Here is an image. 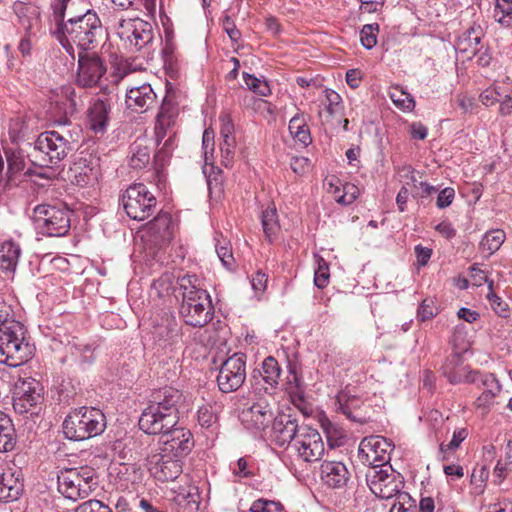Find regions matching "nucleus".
<instances>
[{"mask_svg":"<svg viewBox=\"0 0 512 512\" xmlns=\"http://www.w3.org/2000/svg\"><path fill=\"white\" fill-rule=\"evenodd\" d=\"M87 159L81 157L79 163L76 165L74 172L75 183L78 186L85 187L93 185L98 180V160L90 161L89 165H86Z\"/></svg>","mask_w":512,"mask_h":512,"instance_id":"29","label":"nucleus"},{"mask_svg":"<svg viewBox=\"0 0 512 512\" xmlns=\"http://www.w3.org/2000/svg\"><path fill=\"white\" fill-rule=\"evenodd\" d=\"M178 116V105L175 100V96L170 92H167L163 97L159 111L157 113L158 118L165 119L175 123V119Z\"/></svg>","mask_w":512,"mask_h":512,"instance_id":"38","label":"nucleus"},{"mask_svg":"<svg viewBox=\"0 0 512 512\" xmlns=\"http://www.w3.org/2000/svg\"><path fill=\"white\" fill-rule=\"evenodd\" d=\"M359 194L360 191L356 185L348 182L343 183L342 194L336 195V202L341 205H350L358 198Z\"/></svg>","mask_w":512,"mask_h":512,"instance_id":"53","label":"nucleus"},{"mask_svg":"<svg viewBox=\"0 0 512 512\" xmlns=\"http://www.w3.org/2000/svg\"><path fill=\"white\" fill-rule=\"evenodd\" d=\"M20 247L12 241H6L0 246V269L14 271L20 257Z\"/></svg>","mask_w":512,"mask_h":512,"instance_id":"31","label":"nucleus"},{"mask_svg":"<svg viewBox=\"0 0 512 512\" xmlns=\"http://www.w3.org/2000/svg\"><path fill=\"white\" fill-rule=\"evenodd\" d=\"M110 111L111 106L108 100L96 99L90 104L87 112V124L95 134L105 132Z\"/></svg>","mask_w":512,"mask_h":512,"instance_id":"26","label":"nucleus"},{"mask_svg":"<svg viewBox=\"0 0 512 512\" xmlns=\"http://www.w3.org/2000/svg\"><path fill=\"white\" fill-rule=\"evenodd\" d=\"M246 379V356L235 353L222 364L217 375V384L224 393L238 390Z\"/></svg>","mask_w":512,"mask_h":512,"instance_id":"11","label":"nucleus"},{"mask_svg":"<svg viewBox=\"0 0 512 512\" xmlns=\"http://www.w3.org/2000/svg\"><path fill=\"white\" fill-rule=\"evenodd\" d=\"M379 25L377 23L366 24L360 31V41L363 47L370 50L377 44Z\"/></svg>","mask_w":512,"mask_h":512,"instance_id":"46","label":"nucleus"},{"mask_svg":"<svg viewBox=\"0 0 512 512\" xmlns=\"http://www.w3.org/2000/svg\"><path fill=\"white\" fill-rule=\"evenodd\" d=\"M487 293V299L490 303L491 308L498 314L500 317H506L508 313V304L504 302L498 295L494 293L493 290V281L489 282V288Z\"/></svg>","mask_w":512,"mask_h":512,"instance_id":"52","label":"nucleus"},{"mask_svg":"<svg viewBox=\"0 0 512 512\" xmlns=\"http://www.w3.org/2000/svg\"><path fill=\"white\" fill-rule=\"evenodd\" d=\"M73 211L63 202L42 203L34 207L32 220L38 233L48 237L67 235Z\"/></svg>","mask_w":512,"mask_h":512,"instance_id":"6","label":"nucleus"},{"mask_svg":"<svg viewBox=\"0 0 512 512\" xmlns=\"http://www.w3.org/2000/svg\"><path fill=\"white\" fill-rule=\"evenodd\" d=\"M335 406L337 411L353 422L364 424L369 418L364 401L359 396L351 394L348 389L341 390L336 395Z\"/></svg>","mask_w":512,"mask_h":512,"instance_id":"21","label":"nucleus"},{"mask_svg":"<svg viewBox=\"0 0 512 512\" xmlns=\"http://www.w3.org/2000/svg\"><path fill=\"white\" fill-rule=\"evenodd\" d=\"M273 405L264 398L258 399L251 405L243 408L240 413L242 424L250 430H265L274 420Z\"/></svg>","mask_w":512,"mask_h":512,"instance_id":"16","label":"nucleus"},{"mask_svg":"<svg viewBox=\"0 0 512 512\" xmlns=\"http://www.w3.org/2000/svg\"><path fill=\"white\" fill-rule=\"evenodd\" d=\"M494 17L501 25L510 27L512 25V0H496Z\"/></svg>","mask_w":512,"mask_h":512,"instance_id":"40","label":"nucleus"},{"mask_svg":"<svg viewBox=\"0 0 512 512\" xmlns=\"http://www.w3.org/2000/svg\"><path fill=\"white\" fill-rule=\"evenodd\" d=\"M262 381L265 385V390L275 389L281 375V368L278 361L272 357H266L262 362Z\"/></svg>","mask_w":512,"mask_h":512,"instance_id":"33","label":"nucleus"},{"mask_svg":"<svg viewBox=\"0 0 512 512\" xmlns=\"http://www.w3.org/2000/svg\"><path fill=\"white\" fill-rule=\"evenodd\" d=\"M65 437L83 441L100 435L106 428L104 413L94 407H81L70 412L62 424Z\"/></svg>","mask_w":512,"mask_h":512,"instance_id":"4","label":"nucleus"},{"mask_svg":"<svg viewBox=\"0 0 512 512\" xmlns=\"http://www.w3.org/2000/svg\"><path fill=\"white\" fill-rule=\"evenodd\" d=\"M219 146H220V152H221L222 165L225 166L226 168L231 167L234 162L236 139L235 138L222 139Z\"/></svg>","mask_w":512,"mask_h":512,"instance_id":"45","label":"nucleus"},{"mask_svg":"<svg viewBox=\"0 0 512 512\" xmlns=\"http://www.w3.org/2000/svg\"><path fill=\"white\" fill-rule=\"evenodd\" d=\"M324 430L330 447L333 448L342 444L344 433L341 429L329 422L327 425H324Z\"/></svg>","mask_w":512,"mask_h":512,"instance_id":"57","label":"nucleus"},{"mask_svg":"<svg viewBox=\"0 0 512 512\" xmlns=\"http://www.w3.org/2000/svg\"><path fill=\"white\" fill-rule=\"evenodd\" d=\"M250 512H285L284 506L274 500L260 498L255 500L249 509Z\"/></svg>","mask_w":512,"mask_h":512,"instance_id":"49","label":"nucleus"},{"mask_svg":"<svg viewBox=\"0 0 512 512\" xmlns=\"http://www.w3.org/2000/svg\"><path fill=\"white\" fill-rule=\"evenodd\" d=\"M392 102L403 111H411L415 107L413 97L400 87H394L389 93Z\"/></svg>","mask_w":512,"mask_h":512,"instance_id":"42","label":"nucleus"},{"mask_svg":"<svg viewBox=\"0 0 512 512\" xmlns=\"http://www.w3.org/2000/svg\"><path fill=\"white\" fill-rule=\"evenodd\" d=\"M303 426L299 425L297 419L291 415L279 414L275 416L272 422L271 437L279 447L288 446L292 448L293 442H295Z\"/></svg>","mask_w":512,"mask_h":512,"instance_id":"20","label":"nucleus"},{"mask_svg":"<svg viewBox=\"0 0 512 512\" xmlns=\"http://www.w3.org/2000/svg\"><path fill=\"white\" fill-rule=\"evenodd\" d=\"M182 290V302L179 313L184 322L192 327H204L214 315V307L209 293L199 287V279L186 274L178 279Z\"/></svg>","mask_w":512,"mask_h":512,"instance_id":"3","label":"nucleus"},{"mask_svg":"<svg viewBox=\"0 0 512 512\" xmlns=\"http://www.w3.org/2000/svg\"><path fill=\"white\" fill-rule=\"evenodd\" d=\"M168 408L156 404H147L139 418V427L146 434H158L178 424L179 411L168 415Z\"/></svg>","mask_w":512,"mask_h":512,"instance_id":"12","label":"nucleus"},{"mask_svg":"<svg viewBox=\"0 0 512 512\" xmlns=\"http://www.w3.org/2000/svg\"><path fill=\"white\" fill-rule=\"evenodd\" d=\"M317 269L314 274V284L320 288H325L329 283V266L328 263L322 258L319 257L317 259Z\"/></svg>","mask_w":512,"mask_h":512,"instance_id":"51","label":"nucleus"},{"mask_svg":"<svg viewBox=\"0 0 512 512\" xmlns=\"http://www.w3.org/2000/svg\"><path fill=\"white\" fill-rule=\"evenodd\" d=\"M95 474L89 466L62 470L57 476L58 491L69 500L86 498L96 488Z\"/></svg>","mask_w":512,"mask_h":512,"instance_id":"9","label":"nucleus"},{"mask_svg":"<svg viewBox=\"0 0 512 512\" xmlns=\"http://www.w3.org/2000/svg\"><path fill=\"white\" fill-rule=\"evenodd\" d=\"M83 89L79 88V90H76L71 85L62 88V94L69 101L72 111H76L84 106L87 93Z\"/></svg>","mask_w":512,"mask_h":512,"instance_id":"41","label":"nucleus"},{"mask_svg":"<svg viewBox=\"0 0 512 512\" xmlns=\"http://www.w3.org/2000/svg\"><path fill=\"white\" fill-rule=\"evenodd\" d=\"M261 222L265 237L271 242L279 230L275 207H268L262 212Z\"/></svg>","mask_w":512,"mask_h":512,"instance_id":"36","label":"nucleus"},{"mask_svg":"<svg viewBox=\"0 0 512 512\" xmlns=\"http://www.w3.org/2000/svg\"><path fill=\"white\" fill-rule=\"evenodd\" d=\"M35 385H39L35 380L23 381L16 387L13 397V408L18 414L37 415L40 411L39 405L42 402V396Z\"/></svg>","mask_w":512,"mask_h":512,"instance_id":"17","label":"nucleus"},{"mask_svg":"<svg viewBox=\"0 0 512 512\" xmlns=\"http://www.w3.org/2000/svg\"><path fill=\"white\" fill-rule=\"evenodd\" d=\"M455 198V190L451 187L442 189L436 200V205L439 209H444L450 206Z\"/></svg>","mask_w":512,"mask_h":512,"instance_id":"61","label":"nucleus"},{"mask_svg":"<svg viewBox=\"0 0 512 512\" xmlns=\"http://www.w3.org/2000/svg\"><path fill=\"white\" fill-rule=\"evenodd\" d=\"M197 419L199 425L206 429L211 428L218 421L217 414L213 407L209 405H203L198 409Z\"/></svg>","mask_w":512,"mask_h":512,"instance_id":"50","label":"nucleus"},{"mask_svg":"<svg viewBox=\"0 0 512 512\" xmlns=\"http://www.w3.org/2000/svg\"><path fill=\"white\" fill-rule=\"evenodd\" d=\"M183 401L184 397L181 391L174 387L165 386L154 390L149 397L148 403L168 408V415H171L174 411H179Z\"/></svg>","mask_w":512,"mask_h":512,"instance_id":"27","label":"nucleus"},{"mask_svg":"<svg viewBox=\"0 0 512 512\" xmlns=\"http://www.w3.org/2000/svg\"><path fill=\"white\" fill-rule=\"evenodd\" d=\"M173 125L174 122L156 117L154 131L155 139L158 145H160L166 137L168 138L171 133L174 134V137L176 136V133L172 130Z\"/></svg>","mask_w":512,"mask_h":512,"instance_id":"54","label":"nucleus"},{"mask_svg":"<svg viewBox=\"0 0 512 512\" xmlns=\"http://www.w3.org/2000/svg\"><path fill=\"white\" fill-rule=\"evenodd\" d=\"M481 37H482V31H481L480 26H478L477 28L472 27L471 29H469L467 32H465L463 34V41H467L469 48L473 52H476L477 46L479 45V43L481 41Z\"/></svg>","mask_w":512,"mask_h":512,"instance_id":"59","label":"nucleus"},{"mask_svg":"<svg viewBox=\"0 0 512 512\" xmlns=\"http://www.w3.org/2000/svg\"><path fill=\"white\" fill-rule=\"evenodd\" d=\"M175 146L174 134L171 133L154 155V165L157 174H160L161 170L169 163Z\"/></svg>","mask_w":512,"mask_h":512,"instance_id":"35","label":"nucleus"},{"mask_svg":"<svg viewBox=\"0 0 512 512\" xmlns=\"http://www.w3.org/2000/svg\"><path fill=\"white\" fill-rule=\"evenodd\" d=\"M149 471L160 482L174 481L182 473V459L160 452L149 458Z\"/></svg>","mask_w":512,"mask_h":512,"instance_id":"19","label":"nucleus"},{"mask_svg":"<svg viewBox=\"0 0 512 512\" xmlns=\"http://www.w3.org/2000/svg\"><path fill=\"white\" fill-rule=\"evenodd\" d=\"M325 96H326V112L333 116L335 114H339L342 110V99L340 95L333 91V90H325Z\"/></svg>","mask_w":512,"mask_h":512,"instance_id":"55","label":"nucleus"},{"mask_svg":"<svg viewBox=\"0 0 512 512\" xmlns=\"http://www.w3.org/2000/svg\"><path fill=\"white\" fill-rule=\"evenodd\" d=\"M170 216L168 214H162L156 216L151 222H149V230L155 234H158L160 238L165 239L169 236Z\"/></svg>","mask_w":512,"mask_h":512,"instance_id":"47","label":"nucleus"},{"mask_svg":"<svg viewBox=\"0 0 512 512\" xmlns=\"http://www.w3.org/2000/svg\"><path fill=\"white\" fill-rule=\"evenodd\" d=\"M436 314L433 301L424 299L418 308L417 317L420 321H427L432 319Z\"/></svg>","mask_w":512,"mask_h":512,"instance_id":"60","label":"nucleus"},{"mask_svg":"<svg viewBox=\"0 0 512 512\" xmlns=\"http://www.w3.org/2000/svg\"><path fill=\"white\" fill-rule=\"evenodd\" d=\"M291 449L305 462L319 461L325 451L320 433L307 425L300 429V434L296 437Z\"/></svg>","mask_w":512,"mask_h":512,"instance_id":"15","label":"nucleus"},{"mask_svg":"<svg viewBox=\"0 0 512 512\" xmlns=\"http://www.w3.org/2000/svg\"><path fill=\"white\" fill-rule=\"evenodd\" d=\"M33 347L25 340V328L18 321L0 325V363L18 367L27 362Z\"/></svg>","mask_w":512,"mask_h":512,"instance_id":"5","label":"nucleus"},{"mask_svg":"<svg viewBox=\"0 0 512 512\" xmlns=\"http://www.w3.org/2000/svg\"><path fill=\"white\" fill-rule=\"evenodd\" d=\"M154 341L165 350L173 351L182 342V326L172 315H166L153 330Z\"/></svg>","mask_w":512,"mask_h":512,"instance_id":"18","label":"nucleus"},{"mask_svg":"<svg viewBox=\"0 0 512 512\" xmlns=\"http://www.w3.org/2000/svg\"><path fill=\"white\" fill-rule=\"evenodd\" d=\"M418 188L411 186V195L414 198H426L437 191L435 186L430 185L427 182H419L417 180Z\"/></svg>","mask_w":512,"mask_h":512,"instance_id":"63","label":"nucleus"},{"mask_svg":"<svg viewBox=\"0 0 512 512\" xmlns=\"http://www.w3.org/2000/svg\"><path fill=\"white\" fill-rule=\"evenodd\" d=\"M72 354L79 355L83 364H90L94 360V348L90 344H84L79 341L69 343Z\"/></svg>","mask_w":512,"mask_h":512,"instance_id":"44","label":"nucleus"},{"mask_svg":"<svg viewBox=\"0 0 512 512\" xmlns=\"http://www.w3.org/2000/svg\"><path fill=\"white\" fill-rule=\"evenodd\" d=\"M127 215L137 221H143L154 214L157 200L143 183L129 186L122 198Z\"/></svg>","mask_w":512,"mask_h":512,"instance_id":"10","label":"nucleus"},{"mask_svg":"<svg viewBox=\"0 0 512 512\" xmlns=\"http://www.w3.org/2000/svg\"><path fill=\"white\" fill-rule=\"evenodd\" d=\"M23 489V476L19 469L0 467V502L17 500Z\"/></svg>","mask_w":512,"mask_h":512,"instance_id":"23","label":"nucleus"},{"mask_svg":"<svg viewBox=\"0 0 512 512\" xmlns=\"http://www.w3.org/2000/svg\"><path fill=\"white\" fill-rule=\"evenodd\" d=\"M382 444L389 447L390 444L381 437L364 438L358 448L357 458L363 465L368 466L366 472V482L371 492L381 499H408L410 495L402 492L403 481L396 476L391 465L387 463L389 457L386 456L387 449Z\"/></svg>","mask_w":512,"mask_h":512,"instance_id":"2","label":"nucleus"},{"mask_svg":"<svg viewBox=\"0 0 512 512\" xmlns=\"http://www.w3.org/2000/svg\"><path fill=\"white\" fill-rule=\"evenodd\" d=\"M289 132L294 139L304 146H308L312 142L309 127L303 114H296L289 122Z\"/></svg>","mask_w":512,"mask_h":512,"instance_id":"34","label":"nucleus"},{"mask_svg":"<svg viewBox=\"0 0 512 512\" xmlns=\"http://www.w3.org/2000/svg\"><path fill=\"white\" fill-rule=\"evenodd\" d=\"M216 241L215 248L218 258L221 260L224 267L231 269L234 264V258L229 242L225 239L220 240L217 238Z\"/></svg>","mask_w":512,"mask_h":512,"instance_id":"48","label":"nucleus"},{"mask_svg":"<svg viewBox=\"0 0 512 512\" xmlns=\"http://www.w3.org/2000/svg\"><path fill=\"white\" fill-rule=\"evenodd\" d=\"M116 34L123 47L130 52L149 53L153 49L155 39L153 25L141 18L120 20L116 27Z\"/></svg>","mask_w":512,"mask_h":512,"instance_id":"8","label":"nucleus"},{"mask_svg":"<svg viewBox=\"0 0 512 512\" xmlns=\"http://www.w3.org/2000/svg\"><path fill=\"white\" fill-rule=\"evenodd\" d=\"M469 431L466 427L456 428L453 432L452 439L449 443H441L439 446L440 452L445 455L448 451H455L461 445V443L468 437ZM445 460L446 457L443 456Z\"/></svg>","mask_w":512,"mask_h":512,"instance_id":"43","label":"nucleus"},{"mask_svg":"<svg viewBox=\"0 0 512 512\" xmlns=\"http://www.w3.org/2000/svg\"><path fill=\"white\" fill-rule=\"evenodd\" d=\"M7 154L8 173L20 175L24 169V159L19 153L11 152Z\"/></svg>","mask_w":512,"mask_h":512,"instance_id":"58","label":"nucleus"},{"mask_svg":"<svg viewBox=\"0 0 512 512\" xmlns=\"http://www.w3.org/2000/svg\"><path fill=\"white\" fill-rule=\"evenodd\" d=\"M321 479L332 488H341L349 480L347 467L339 461H324L321 464Z\"/></svg>","mask_w":512,"mask_h":512,"instance_id":"28","label":"nucleus"},{"mask_svg":"<svg viewBox=\"0 0 512 512\" xmlns=\"http://www.w3.org/2000/svg\"><path fill=\"white\" fill-rule=\"evenodd\" d=\"M151 151L145 140H136L130 146L129 165L133 169L145 168L151 160Z\"/></svg>","mask_w":512,"mask_h":512,"instance_id":"30","label":"nucleus"},{"mask_svg":"<svg viewBox=\"0 0 512 512\" xmlns=\"http://www.w3.org/2000/svg\"><path fill=\"white\" fill-rule=\"evenodd\" d=\"M70 0H53L54 28H51L52 35L59 41L66 52L75 59V46L79 52L87 53L97 47L103 36L101 21L92 10L80 16H74L64 21L67 5Z\"/></svg>","mask_w":512,"mask_h":512,"instance_id":"1","label":"nucleus"},{"mask_svg":"<svg viewBox=\"0 0 512 512\" xmlns=\"http://www.w3.org/2000/svg\"><path fill=\"white\" fill-rule=\"evenodd\" d=\"M440 371L448 382L453 385L474 381L472 378L474 371L468 366L463 365L462 357L459 353L449 355L442 364Z\"/></svg>","mask_w":512,"mask_h":512,"instance_id":"25","label":"nucleus"},{"mask_svg":"<svg viewBox=\"0 0 512 512\" xmlns=\"http://www.w3.org/2000/svg\"><path fill=\"white\" fill-rule=\"evenodd\" d=\"M474 381L469 383L475 384L479 389H482V393L475 401V405L478 408H486L494 403V398L501 391V385L496 379L494 374L491 373H480L474 371Z\"/></svg>","mask_w":512,"mask_h":512,"instance_id":"24","label":"nucleus"},{"mask_svg":"<svg viewBox=\"0 0 512 512\" xmlns=\"http://www.w3.org/2000/svg\"><path fill=\"white\" fill-rule=\"evenodd\" d=\"M389 512H415V502L411 497L410 500L397 499Z\"/></svg>","mask_w":512,"mask_h":512,"instance_id":"64","label":"nucleus"},{"mask_svg":"<svg viewBox=\"0 0 512 512\" xmlns=\"http://www.w3.org/2000/svg\"><path fill=\"white\" fill-rule=\"evenodd\" d=\"M157 435H160L161 453L173 457L183 459L194 447L192 433L182 426L175 425Z\"/></svg>","mask_w":512,"mask_h":512,"instance_id":"13","label":"nucleus"},{"mask_svg":"<svg viewBox=\"0 0 512 512\" xmlns=\"http://www.w3.org/2000/svg\"><path fill=\"white\" fill-rule=\"evenodd\" d=\"M505 240V233L503 230L495 229L488 231L480 242L482 251H487L488 255L495 253L503 244Z\"/></svg>","mask_w":512,"mask_h":512,"instance_id":"37","label":"nucleus"},{"mask_svg":"<svg viewBox=\"0 0 512 512\" xmlns=\"http://www.w3.org/2000/svg\"><path fill=\"white\" fill-rule=\"evenodd\" d=\"M16 444V434L12 420L0 411V452L13 450Z\"/></svg>","mask_w":512,"mask_h":512,"instance_id":"32","label":"nucleus"},{"mask_svg":"<svg viewBox=\"0 0 512 512\" xmlns=\"http://www.w3.org/2000/svg\"><path fill=\"white\" fill-rule=\"evenodd\" d=\"M243 80L247 88L258 96L268 97L272 93L270 85L266 79H260L252 74L243 72Z\"/></svg>","mask_w":512,"mask_h":512,"instance_id":"39","label":"nucleus"},{"mask_svg":"<svg viewBox=\"0 0 512 512\" xmlns=\"http://www.w3.org/2000/svg\"><path fill=\"white\" fill-rule=\"evenodd\" d=\"M106 71L104 61L95 52H78L76 84L79 88L98 86Z\"/></svg>","mask_w":512,"mask_h":512,"instance_id":"14","label":"nucleus"},{"mask_svg":"<svg viewBox=\"0 0 512 512\" xmlns=\"http://www.w3.org/2000/svg\"><path fill=\"white\" fill-rule=\"evenodd\" d=\"M125 103L128 109L145 113L157 106L158 98L150 84H142L127 90Z\"/></svg>","mask_w":512,"mask_h":512,"instance_id":"22","label":"nucleus"},{"mask_svg":"<svg viewBox=\"0 0 512 512\" xmlns=\"http://www.w3.org/2000/svg\"><path fill=\"white\" fill-rule=\"evenodd\" d=\"M74 512H113L111 508L103 502L90 499L81 503Z\"/></svg>","mask_w":512,"mask_h":512,"instance_id":"56","label":"nucleus"},{"mask_svg":"<svg viewBox=\"0 0 512 512\" xmlns=\"http://www.w3.org/2000/svg\"><path fill=\"white\" fill-rule=\"evenodd\" d=\"M72 149L71 142L63 134L51 130L38 136L28 157L37 166L51 167L63 160Z\"/></svg>","mask_w":512,"mask_h":512,"instance_id":"7","label":"nucleus"},{"mask_svg":"<svg viewBox=\"0 0 512 512\" xmlns=\"http://www.w3.org/2000/svg\"><path fill=\"white\" fill-rule=\"evenodd\" d=\"M233 474L242 478H250L254 476V472L251 469L246 458L241 457L237 460L235 466L232 468Z\"/></svg>","mask_w":512,"mask_h":512,"instance_id":"62","label":"nucleus"}]
</instances>
